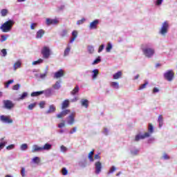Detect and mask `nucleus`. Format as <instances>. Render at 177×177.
<instances>
[{
  "label": "nucleus",
  "instance_id": "1",
  "mask_svg": "<svg viewBox=\"0 0 177 177\" xmlns=\"http://www.w3.org/2000/svg\"><path fill=\"white\" fill-rule=\"evenodd\" d=\"M15 24V21L13 20H8L6 21L2 26L0 27V29L3 32H9L10 30H12V27Z\"/></svg>",
  "mask_w": 177,
  "mask_h": 177
},
{
  "label": "nucleus",
  "instance_id": "2",
  "mask_svg": "<svg viewBox=\"0 0 177 177\" xmlns=\"http://www.w3.org/2000/svg\"><path fill=\"white\" fill-rule=\"evenodd\" d=\"M145 46L144 45L141 46V49L143 52V54L146 57H148V59H150V57H153L154 56V53H156V51L153 48H143Z\"/></svg>",
  "mask_w": 177,
  "mask_h": 177
},
{
  "label": "nucleus",
  "instance_id": "3",
  "mask_svg": "<svg viewBox=\"0 0 177 177\" xmlns=\"http://www.w3.org/2000/svg\"><path fill=\"white\" fill-rule=\"evenodd\" d=\"M175 77V73L172 70L167 71L166 73H164V78L171 82L174 80Z\"/></svg>",
  "mask_w": 177,
  "mask_h": 177
},
{
  "label": "nucleus",
  "instance_id": "4",
  "mask_svg": "<svg viewBox=\"0 0 177 177\" xmlns=\"http://www.w3.org/2000/svg\"><path fill=\"white\" fill-rule=\"evenodd\" d=\"M41 55H43L44 59H49V56H50V49L49 47H43L41 49Z\"/></svg>",
  "mask_w": 177,
  "mask_h": 177
},
{
  "label": "nucleus",
  "instance_id": "5",
  "mask_svg": "<svg viewBox=\"0 0 177 177\" xmlns=\"http://www.w3.org/2000/svg\"><path fill=\"white\" fill-rule=\"evenodd\" d=\"M169 28V25L168 24V21H165L162 26V28L160 29V34L162 35H165L167 32H168V28Z\"/></svg>",
  "mask_w": 177,
  "mask_h": 177
},
{
  "label": "nucleus",
  "instance_id": "6",
  "mask_svg": "<svg viewBox=\"0 0 177 177\" xmlns=\"http://www.w3.org/2000/svg\"><path fill=\"white\" fill-rule=\"evenodd\" d=\"M3 103L4 104V107L8 110H10V109H13V107H15V104H13L11 100H3Z\"/></svg>",
  "mask_w": 177,
  "mask_h": 177
},
{
  "label": "nucleus",
  "instance_id": "7",
  "mask_svg": "<svg viewBox=\"0 0 177 177\" xmlns=\"http://www.w3.org/2000/svg\"><path fill=\"white\" fill-rule=\"evenodd\" d=\"M150 133L146 132L144 135L138 134L136 136L135 142H139L141 139H146V138H149Z\"/></svg>",
  "mask_w": 177,
  "mask_h": 177
},
{
  "label": "nucleus",
  "instance_id": "8",
  "mask_svg": "<svg viewBox=\"0 0 177 177\" xmlns=\"http://www.w3.org/2000/svg\"><path fill=\"white\" fill-rule=\"evenodd\" d=\"M75 113L73 112V113H71L67 118L68 124H69V125H73V124H74V122L75 121Z\"/></svg>",
  "mask_w": 177,
  "mask_h": 177
},
{
  "label": "nucleus",
  "instance_id": "9",
  "mask_svg": "<svg viewBox=\"0 0 177 177\" xmlns=\"http://www.w3.org/2000/svg\"><path fill=\"white\" fill-rule=\"evenodd\" d=\"M58 24H59V21L56 19H52L47 18L46 19V24L47 26H52V25Z\"/></svg>",
  "mask_w": 177,
  "mask_h": 177
},
{
  "label": "nucleus",
  "instance_id": "10",
  "mask_svg": "<svg viewBox=\"0 0 177 177\" xmlns=\"http://www.w3.org/2000/svg\"><path fill=\"white\" fill-rule=\"evenodd\" d=\"M0 120L1 121H2V122H6L7 124H12V122H13V120L12 119L3 115L0 116Z\"/></svg>",
  "mask_w": 177,
  "mask_h": 177
},
{
  "label": "nucleus",
  "instance_id": "11",
  "mask_svg": "<svg viewBox=\"0 0 177 177\" xmlns=\"http://www.w3.org/2000/svg\"><path fill=\"white\" fill-rule=\"evenodd\" d=\"M62 77H64V71H63L62 69H59L54 74V78H62Z\"/></svg>",
  "mask_w": 177,
  "mask_h": 177
},
{
  "label": "nucleus",
  "instance_id": "12",
  "mask_svg": "<svg viewBox=\"0 0 177 177\" xmlns=\"http://www.w3.org/2000/svg\"><path fill=\"white\" fill-rule=\"evenodd\" d=\"M95 166V174H99L100 172H102V162H100V161L96 162Z\"/></svg>",
  "mask_w": 177,
  "mask_h": 177
},
{
  "label": "nucleus",
  "instance_id": "13",
  "mask_svg": "<svg viewBox=\"0 0 177 177\" xmlns=\"http://www.w3.org/2000/svg\"><path fill=\"white\" fill-rule=\"evenodd\" d=\"M67 114H70V109L62 111L60 113L57 115V117L58 118H63V117H66Z\"/></svg>",
  "mask_w": 177,
  "mask_h": 177
},
{
  "label": "nucleus",
  "instance_id": "14",
  "mask_svg": "<svg viewBox=\"0 0 177 177\" xmlns=\"http://www.w3.org/2000/svg\"><path fill=\"white\" fill-rule=\"evenodd\" d=\"M97 24H99V20L95 19L90 24L89 28L91 30H96L97 28Z\"/></svg>",
  "mask_w": 177,
  "mask_h": 177
},
{
  "label": "nucleus",
  "instance_id": "15",
  "mask_svg": "<svg viewBox=\"0 0 177 177\" xmlns=\"http://www.w3.org/2000/svg\"><path fill=\"white\" fill-rule=\"evenodd\" d=\"M45 35V30L40 29L37 32L36 38L39 39L44 37Z\"/></svg>",
  "mask_w": 177,
  "mask_h": 177
},
{
  "label": "nucleus",
  "instance_id": "16",
  "mask_svg": "<svg viewBox=\"0 0 177 177\" xmlns=\"http://www.w3.org/2000/svg\"><path fill=\"white\" fill-rule=\"evenodd\" d=\"M77 37H78V32L77 30H73L72 32V37L70 40L71 44H73V42L75 41Z\"/></svg>",
  "mask_w": 177,
  "mask_h": 177
},
{
  "label": "nucleus",
  "instance_id": "17",
  "mask_svg": "<svg viewBox=\"0 0 177 177\" xmlns=\"http://www.w3.org/2000/svg\"><path fill=\"white\" fill-rule=\"evenodd\" d=\"M44 93H45L44 91H35L32 92L30 95L32 96V97H35L37 96H40V95H44Z\"/></svg>",
  "mask_w": 177,
  "mask_h": 177
},
{
  "label": "nucleus",
  "instance_id": "18",
  "mask_svg": "<svg viewBox=\"0 0 177 177\" xmlns=\"http://www.w3.org/2000/svg\"><path fill=\"white\" fill-rule=\"evenodd\" d=\"M80 92V86L78 85H76L75 87L71 91V95L73 96L77 95Z\"/></svg>",
  "mask_w": 177,
  "mask_h": 177
},
{
  "label": "nucleus",
  "instance_id": "19",
  "mask_svg": "<svg viewBox=\"0 0 177 177\" xmlns=\"http://www.w3.org/2000/svg\"><path fill=\"white\" fill-rule=\"evenodd\" d=\"M122 77V71H119L113 75V80H119Z\"/></svg>",
  "mask_w": 177,
  "mask_h": 177
},
{
  "label": "nucleus",
  "instance_id": "20",
  "mask_svg": "<svg viewBox=\"0 0 177 177\" xmlns=\"http://www.w3.org/2000/svg\"><path fill=\"white\" fill-rule=\"evenodd\" d=\"M42 151V147H39L38 145H33L32 149V153H35L37 151Z\"/></svg>",
  "mask_w": 177,
  "mask_h": 177
},
{
  "label": "nucleus",
  "instance_id": "21",
  "mask_svg": "<svg viewBox=\"0 0 177 177\" xmlns=\"http://www.w3.org/2000/svg\"><path fill=\"white\" fill-rule=\"evenodd\" d=\"M68 106H70V101L68 100H65L62 102V109H67V107H68Z\"/></svg>",
  "mask_w": 177,
  "mask_h": 177
},
{
  "label": "nucleus",
  "instance_id": "22",
  "mask_svg": "<svg viewBox=\"0 0 177 177\" xmlns=\"http://www.w3.org/2000/svg\"><path fill=\"white\" fill-rule=\"evenodd\" d=\"M55 111H56V106L50 105L49 109L46 111V114H50V113H55Z\"/></svg>",
  "mask_w": 177,
  "mask_h": 177
},
{
  "label": "nucleus",
  "instance_id": "23",
  "mask_svg": "<svg viewBox=\"0 0 177 177\" xmlns=\"http://www.w3.org/2000/svg\"><path fill=\"white\" fill-rule=\"evenodd\" d=\"M20 67H21V62L17 61L14 64V66H13L14 71H16V70H17V68H20Z\"/></svg>",
  "mask_w": 177,
  "mask_h": 177
},
{
  "label": "nucleus",
  "instance_id": "24",
  "mask_svg": "<svg viewBox=\"0 0 177 177\" xmlns=\"http://www.w3.org/2000/svg\"><path fill=\"white\" fill-rule=\"evenodd\" d=\"M81 104H82V106H83L86 109H88V100L82 99L81 100Z\"/></svg>",
  "mask_w": 177,
  "mask_h": 177
},
{
  "label": "nucleus",
  "instance_id": "25",
  "mask_svg": "<svg viewBox=\"0 0 177 177\" xmlns=\"http://www.w3.org/2000/svg\"><path fill=\"white\" fill-rule=\"evenodd\" d=\"M93 154H95V150L91 151L88 153V160H90L91 162H93V161L95 160V159L93 158Z\"/></svg>",
  "mask_w": 177,
  "mask_h": 177
},
{
  "label": "nucleus",
  "instance_id": "26",
  "mask_svg": "<svg viewBox=\"0 0 177 177\" xmlns=\"http://www.w3.org/2000/svg\"><path fill=\"white\" fill-rule=\"evenodd\" d=\"M111 86L112 88H114L115 89H118L120 88V84H118V82H112L111 83Z\"/></svg>",
  "mask_w": 177,
  "mask_h": 177
},
{
  "label": "nucleus",
  "instance_id": "27",
  "mask_svg": "<svg viewBox=\"0 0 177 177\" xmlns=\"http://www.w3.org/2000/svg\"><path fill=\"white\" fill-rule=\"evenodd\" d=\"M93 80H96L97 77V75H99V70L97 69H94L93 71Z\"/></svg>",
  "mask_w": 177,
  "mask_h": 177
},
{
  "label": "nucleus",
  "instance_id": "28",
  "mask_svg": "<svg viewBox=\"0 0 177 177\" xmlns=\"http://www.w3.org/2000/svg\"><path fill=\"white\" fill-rule=\"evenodd\" d=\"M52 149V145L50 144H45L44 147H42V150H50Z\"/></svg>",
  "mask_w": 177,
  "mask_h": 177
},
{
  "label": "nucleus",
  "instance_id": "29",
  "mask_svg": "<svg viewBox=\"0 0 177 177\" xmlns=\"http://www.w3.org/2000/svg\"><path fill=\"white\" fill-rule=\"evenodd\" d=\"M147 85H149V82L146 81L145 84L140 86V87L138 88V91H142V89L146 88V86H147Z\"/></svg>",
  "mask_w": 177,
  "mask_h": 177
},
{
  "label": "nucleus",
  "instance_id": "30",
  "mask_svg": "<svg viewBox=\"0 0 177 177\" xmlns=\"http://www.w3.org/2000/svg\"><path fill=\"white\" fill-rule=\"evenodd\" d=\"M28 96V93L27 92H24L21 96L19 97V100H23L24 99H26V97Z\"/></svg>",
  "mask_w": 177,
  "mask_h": 177
},
{
  "label": "nucleus",
  "instance_id": "31",
  "mask_svg": "<svg viewBox=\"0 0 177 177\" xmlns=\"http://www.w3.org/2000/svg\"><path fill=\"white\" fill-rule=\"evenodd\" d=\"M148 131L149 132V135L150 133H153L154 132V128L153 127V124H149Z\"/></svg>",
  "mask_w": 177,
  "mask_h": 177
},
{
  "label": "nucleus",
  "instance_id": "32",
  "mask_svg": "<svg viewBox=\"0 0 177 177\" xmlns=\"http://www.w3.org/2000/svg\"><path fill=\"white\" fill-rule=\"evenodd\" d=\"M8 13V11L7 9H2L1 10V15L3 17H5V16H7Z\"/></svg>",
  "mask_w": 177,
  "mask_h": 177
},
{
  "label": "nucleus",
  "instance_id": "33",
  "mask_svg": "<svg viewBox=\"0 0 177 177\" xmlns=\"http://www.w3.org/2000/svg\"><path fill=\"white\" fill-rule=\"evenodd\" d=\"M71 50V48H70V46H68L64 52V56L66 57V56H68V53H70V51Z\"/></svg>",
  "mask_w": 177,
  "mask_h": 177
},
{
  "label": "nucleus",
  "instance_id": "34",
  "mask_svg": "<svg viewBox=\"0 0 177 177\" xmlns=\"http://www.w3.org/2000/svg\"><path fill=\"white\" fill-rule=\"evenodd\" d=\"M111 49H113V46H111V43H108L107 46L106 48V50L107 53L111 52Z\"/></svg>",
  "mask_w": 177,
  "mask_h": 177
},
{
  "label": "nucleus",
  "instance_id": "35",
  "mask_svg": "<svg viewBox=\"0 0 177 177\" xmlns=\"http://www.w3.org/2000/svg\"><path fill=\"white\" fill-rule=\"evenodd\" d=\"M67 34H68L67 30H63L61 32L60 35L62 38H64V37H67Z\"/></svg>",
  "mask_w": 177,
  "mask_h": 177
},
{
  "label": "nucleus",
  "instance_id": "36",
  "mask_svg": "<svg viewBox=\"0 0 177 177\" xmlns=\"http://www.w3.org/2000/svg\"><path fill=\"white\" fill-rule=\"evenodd\" d=\"M53 88L54 89H60V82H56L54 85H53Z\"/></svg>",
  "mask_w": 177,
  "mask_h": 177
},
{
  "label": "nucleus",
  "instance_id": "37",
  "mask_svg": "<svg viewBox=\"0 0 177 177\" xmlns=\"http://www.w3.org/2000/svg\"><path fill=\"white\" fill-rule=\"evenodd\" d=\"M41 63H44V59H39L37 61H34L32 62V64L33 65H37V64H41Z\"/></svg>",
  "mask_w": 177,
  "mask_h": 177
},
{
  "label": "nucleus",
  "instance_id": "38",
  "mask_svg": "<svg viewBox=\"0 0 177 177\" xmlns=\"http://www.w3.org/2000/svg\"><path fill=\"white\" fill-rule=\"evenodd\" d=\"M44 93L46 96H50L52 95V89L48 88L44 91Z\"/></svg>",
  "mask_w": 177,
  "mask_h": 177
},
{
  "label": "nucleus",
  "instance_id": "39",
  "mask_svg": "<svg viewBox=\"0 0 177 177\" xmlns=\"http://www.w3.org/2000/svg\"><path fill=\"white\" fill-rule=\"evenodd\" d=\"M88 51L89 53L92 54L93 52H95V48L92 46H88Z\"/></svg>",
  "mask_w": 177,
  "mask_h": 177
},
{
  "label": "nucleus",
  "instance_id": "40",
  "mask_svg": "<svg viewBox=\"0 0 177 177\" xmlns=\"http://www.w3.org/2000/svg\"><path fill=\"white\" fill-rule=\"evenodd\" d=\"M27 149H28V145H27V144H23L21 145V150L24 151L27 150Z\"/></svg>",
  "mask_w": 177,
  "mask_h": 177
},
{
  "label": "nucleus",
  "instance_id": "41",
  "mask_svg": "<svg viewBox=\"0 0 177 177\" xmlns=\"http://www.w3.org/2000/svg\"><path fill=\"white\" fill-rule=\"evenodd\" d=\"M62 175H64V176H66V175H67V174H68V171L67 170V169H66V167L62 168Z\"/></svg>",
  "mask_w": 177,
  "mask_h": 177
},
{
  "label": "nucleus",
  "instance_id": "42",
  "mask_svg": "<svg viewBox=\"0 0 177 177\" xmlns=\"http://www.w3.org/2000/svg\"><path fill=\"white\" fill-rule=\"evenodd\" d=\"M100 62H102V59H100V57H98L93 61V64H98V63H100Z\"/></svg>",
  "mask_w": 177,
  "mask_h": 177
},
{
  "label": "nucleus",
  "instance_id": "43",
  "mask_svg": "<svg viewBox=\"0 0 177 177\" xmlns=\"http://www.w3.org/2000/svg\"><path fill=\"white\" fill-rule=\"evenodd\" d=\"M35 106H37V103H32L28 105V109L29 110H32V109H34V107H35Z\"/></svg>",
  "mask_w": 177,
  "mask_h": 177
},
{
  "label": "nucleus",
  "instance_id": "44",
  "mask_svg": "<svg viewBox=\"0 0 177 177\" xmlns=\"http://www.w3.org/2000/svg\"><path fill=\"white\" fill-rule=\"evenodd\" d=\"M14 80H8L6 83V88H9V85H10V84H13Z\"/></svg>",
  "mask_w": 177,
  "mask_h": 177
},
{
  "label": "nucleus",
  "instance_id": "45",
  "mask_svg": "<svg viewBox=\"0 0 177 177\" xmlns=\"http://www.w3.org/2000/svg\"><path fill=\"white\" fill-rule=\"evenodd\" d=\"M131 153L133 156H138V153H139V150L138 149L131 150Z\"/></svg>",
  "mask_w": 177,
  "mask_h": 177
},
{
  "label": "nucleus",
  "instance_id": "46",
  "mask_svg": "<svg viewBox=\"0 0 177 177\" xmlns=\"http://www.w3.org/2000/svg\"><path fill=\"white\" fill-rule=\"evenodd\" d=\"M20 88V84H15L12 86L13 91H19Z\"/></svg>",
  "mask_w": 177,
  "mask_h": 177
},
{
  "label": "nucleus",
  "instance_id": "47",
  "mask_svg": "<svg viewBox=\"0 0 177 177\" xmlns=\"http://www.w3.org/2000/svg\"><path fill=\"white\" fill-rule=\"evenodd\" d=\"M32 160L35 164H39L40 160L39 157H35Z\"/></svg>",
  "mask_w": 177,
  "mask_h": 177
},
{
  "label": "nucleus",
  "instance_id": "48",
  "mask_svg": "<svg viewBox=\"0 0 177 177\" xmlns=\"http://www.w3.org/2000/svg\"><path fill=\"white\" fill-rule=\"evenodd\" d=\"M21 176L24 177L26 176V169L24 167H22L21 168Z\"/></svg>",
  "mask_w": 177,
  "mask_h": 177
},
{
  "label": "nucleus",
  "instance_id": "49",
  "mask_svg": "<svg viewBox=\"0 0 177 177\" xmlns=\"http://www.w3.org/2000/svg\"><path fill=\"white\" fill-rule=\"evenodd\" d=\"M64 127H66V124L64 120H62V122L58 124V128H64Z\"/></svg>",
  "mask_w": 177,
  "mask_h": 177
},
{
  "label": "nucleus",
  "instance_id": "50",
  "mask_svg": "<svg viewBox=\"0 0 177 177\" xmlns=\"http://www.w3.org/2000/svg\"><path fill=\"white\" fill-rule=\"evenodd\" d=\"M8 39V36L6 35H1V42H5Z\"/></svg>",
  "mask_w": 177,
  "mask_h": 177
},
{
  "label": "nucleus",
  "instance_id": "51",
  "mask_svg": "<svg viewBox=\"0 0 177 177\" xmlns=\"http://www.w3.org/2000/svg\"><path fill=\"white\" fill-rule=\"evenodd\" d=\"M85 18H83L79 21H77V24L80 25V24H83V23H85Z\"/></svg>",
  "mask_w": 177,
  "mask_h": 177
},
{
  "label": "nucleus",
  "instance_id": "52",
  "mask_svg": "<svg viewBox=\"0 0 177 177\" xmlns=\"http://www.w3.org/2000/svg\"><path fill=\"white\" fill-rule=\"evenodd\" d=\"M163 1L164 0H156V6H160V5H162Z\"/></svg>",
  "mask_w": 177,
  "mask_h": 177
},
{
  "label": "nucleus",
  "instance_id": "53",
  "mask_svg": "<svg viewBox=\"0 0 177 177\" xmlns=\"http://www.w3.org/2000/svg\"><path fill=\"white\" fill-rule=\"evenodd\" d=\"M158 122H164V119L162 118V115H160L158 116Z\"/></svg>",
  "mask_w": 177,
  "mask_h": 177
},
{
  "label": "nucleus",
  "instance_id": "54",
  "mask_svg": "<svg viewBox=\"0 0 177 177\" xmlns=\"http://www.w3.org/2000/svg\"><path fill=\"white\" fill-rule=\"evenodd\" d=\"M115 167L112 166L110 170L109 171L108 174H113V172H115Z\"/></svg>",
  "mask_w": 177,
  "mask_h": 177
},
{
  "label": "nucleus",
  "instance_id": "55",
  "mask_svg": "<svg viewBox=\"0 0 177 177\" xmlns=\"http://www.w3.org/2000/svg\"><path fill=\"white\" fill-rule=\"evenodd\" d=\"M5 146H6V142H1L0 143V150H2V149H3V147H5Z\"/></svg>",
  "mask_w": 177,
  "mask_h": 177
},
{
  "label": "nucleus",
  "instance_id": "56",
  "mask_svg": "<svg viewBox=\"0 0 177 177\" xmlns=\"http://www.w3.org/2000/svg\"><path fill=\"white\" fill-rule=\"evenodd\" d=\"M61 151H63V153H66V151H67V147H64V145H62Z\"/></svg>",
  "mask_w": 177,
  "mask_h": 177
},
{
  "label": "nucleus",
  "instance_id": "57",
  "mask_svg": "<svg viewBox=\"0 0 177 177\" xmlns=\"http://www.w3.org/2000/svg\"><path fill=\"white\" fill-rule=\"evenodd\" d=\"M104 49V44H102L98 48V53H100Z\"/></svg>",
  "mask_w": 177,
  "mask_h": 177
},
{
  "label": "nucleus",
  "instance_id": "58",
  "mask_svg": "<svg viewBox=\"0 0 177 177\" xmlns=\"http://www.w3.org/2000/svg\"><path fill=\"white\" fill-rule=\"evenodd\" d=\"M1 53H3V56L5 57L6 55H8V52L6 51V49L3 48L1 50Z\"/></svg>",
  "mask_w": 177,
  "mask_h": 177
},
{
  "label": "nucleus",
  "instance_id": "59",
  "mask_svg": "<svg viewBox=\"0 0 177 177\" xmlns=\"http://www.w3.org/2000/svg\"><path fill=\"white\" fill-rule=\"evenodd\" d=\"M40 109H44L45 107V102L42 101L39 103Z\"/></svg>",
  "mask_w": 177,
  "mask_h": 177
},
{
  "label": "nucleus",
  "instance_id": "60",
  "mask_svg": "<svg viewBox=\"0 0 177 177\" xmlns=\"http://www.w3.org/2000/svg\"><path fill=\"white\" fill-rule=\"evenodd\" d=\"M15 148V145H10L6 147L7 150H12V149Z\"/></svg>",
  "mask_w": 177,
  "mask_h": 177
},
{
  "label": "nucleus",
  "instance_id": "61",
  "mask_svg": "<svg viewBox=\"0 0 177 177\" xmlns=\"http://www.w3.org/2000/svg\"><path fill=\"white\" fill-rule=\"evenodd\" d=\"M35 26H37V24L32 23L30 26L31 30H35Z\"/></svg>",
  "mask_w": 177,
  "mask_h": 177
},
{
  "label": "nucleus",
  "instance_id": "62",
  "mask_svg": "<svg viewBox=\"0 0 177 177\" xmlns=\"http://www.w3.org/2000/svg\"><path fill=\"white\" fill-rule=\"evenodd\" d=\"M163 158H164V160H169V156H168V154L164 153Z\"/></svg>",
  "mask_w": 177,
  "mask_h": 177
},
{
  "label": "nucleus",
  "instance_id": "63",
  "mask_svg": "<svg viewBox=\"0 0 177 177\" xmlns=\"http://www.w3.org/2000/svg\"><path fill=\"white\" fill-rule=\"evenodd\" d=\"M74 132H77V127H73V131H71L70 133L73 134V133H74Z\"/></svg>",
  "mask_w": 177,
  "mask_h": 177
},
{
  "label": "nucleus",
  "instance_id": "64",
  "mask_svg": "<svg viewBox=\"0 0 177 177\" xmlns=\"http://www.w3.org/2000/svg\"><path fill=\"white\" fill-rule=\"evenodd\" d=\"M159 89L157 88V87H155L153 89V93H157V92H159Z\"/></svg>",
  "mask_w": 177,
  "mask_h": 177
}]
</instances>
